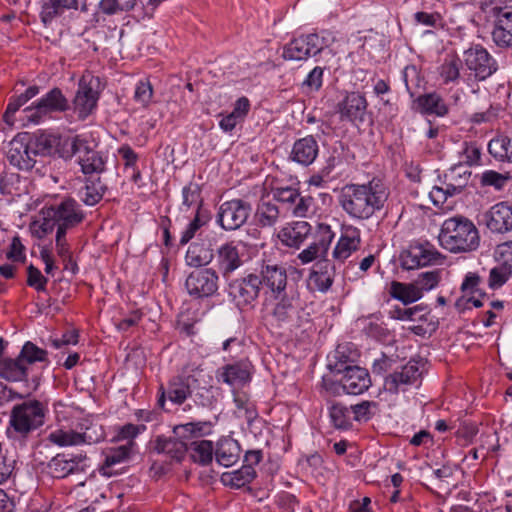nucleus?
Instances as JSON below:
<instances>
[{
	"instance_id": "obj_39",
	"label": "nucleus",
	"mask_w": 512,
	"mask_h": 512,
	"mask_svg": "<svg viewBox=\"0 0 512 512\" xmlns=\"http://www.w3.org/2000/svg\"><path fill=\"white\" fill-rule=\"evenodd\" d=\"M488 150L496 160L512 163V133L493 138L488 144Z\"/></svg>"
},
{
	"instance_id": "obj_8",
	"label": "nucleus",
	"mask_w": 512,
	"mask_h": 512,
	"mask_svg": "<svg viewBox=\"0 0 512 512\" xmlns=\"http://www.w3.org/2000/svg\"><path fill=\"white\" fill-rule=\"evenodd\" d=\"M45 409L41 402L30 400L13 407L10 424L18 434L28 435L44 424Z\"/></svg>"
},
{
	"instance_id": "obj_15",
	"label": "nucleus",
	"mask_w": 512,
	"mask_h": 512,
	"mask_svg": "<svg viewBox=\"0 0 512 512\" xmlns=\"http://www.w3.org/2000/svg\"><path fill=\"white\" fill-rule=\"evenodd\" d=\"M185 286L191 296L209 297L218 290V275L209 268L196 270L188 275Z\"/></svg>"
},
{
	"instance_id": "obj_59",
	"label": "nucleus",
	"mask_w": 512,
	"mask_h": 512,
	"mask_svg": "<svg viewBox=\"0 0 512 512\" xmlns=\"http://www.w3.org/2000/svg\"><path fill=\"white\" fill-rule=\"evenodd\" d=\"M440 276L439 271H428L423 272L418 275L417 280L414 282L419 288H421V293L423 291H429L437 286L439 283Z\"/></svg>"
},
{
	"instance_id": "obj_19",
	"label": "nucleus",
	"mask_w": 512,
	"mask_h": 512,
	"mask_svg": "<svg viewBox=\"0 0 512 512\" xmlns=\"http://www.w3.org/2000/svg\"><path fill=\"white\" fill-rule=\"evenodd\" d=\"M492 40L500 48L512 47V8L494 7Z\"/></svg>"
},
{
	"instance_id": "obj_36",
	"label": "nucleus",
	"mask_w": 512,
	"mask_h": 512,
	"mask_svg": "<svg viewBox=\"0 0 512 512\" xmlns=\"http://www.w3.org/2000/svg\"><path fill=\"white\" fill-rule=\"evenodd\" d=\"M213 256V249L210 243L194 242L189 246L185 260L189 266L201 267L209 264Z\"/></svg>"
},
{
	"instance_id": "obj_49",
	"label": "nucleus",
	"mask_w": 512,
	"mask_h": 512,
	"mask_svg": "<svg viewBox=\"0 0 512 512\" xmlns=\"http://www.w3.org/2000/svg\"><path fill=\"white\" fill-rule=\"evenodd\" d=\"M191 457L202 465L210 463L215 454L213 444L208 440H199L191 443Z\"/></svg>"
},
{
	"instance_id": "obj_21",
	"label": "nucleus",
	"mask_w": 512,
	"mask_h": 512,
	"mask_svg": "<svg viewBox=\"0 0 512 512\" xmlns=\"http://www.w3.org/2000/svg\"><path fill=\"white\" fill-rule=\"evenodd\" d=\"M6 157L8 162L19 170L32 169L36 163L32 153H30V146L26 137L21 135H17L9 142Z\"/></svg>"
},
{
	"instance_id": "obj_23",
	"label": "nucleus",
	"mask_w": 512,
	"mask_h": 512,
	"mask_svg": "<svg viewBox=\"0 0 512 512\" xmlns=\"http://www.w3.org/2000/svg\"><path fill=\"white\" fill-rule=\"evenodd\" d=\"M253 366L249 360H241L221 367L218 380L232 387H241L251 380Z\"/></svg>"
},
{
	"instance_id": "obj_7",
	"label": "nucleus",
	"mask_w": 512,
	"mask_h": 512,
	"mask_svg": "<svg viewBox=\"0 0 512 512\" xmlns=\"http://www.w3.org/2000/svg\"><path fill=\"white\" fill-rule=\"evenodd\" d=\"M103 88L99 77L89 72L83 74L72 102L73 110L80 120L86 119L96 109Z\"/></svg>"
},
{
	"instance_id": "obj_12",
	"label": "nucleus",
	"mask_w": 512,
	"mask_h": 512,
	"mask_svg": "<svg viewBox=\"0 0 512 512\" xmlns=\"http://www.w3.org/2000/svg\"><path fill=\"white\" fill-rule=\"evenodd\" d=\"M324 39L317 34L302 35L285 45L283 57L286 60L301 61L324 52Z\"/></svg>"
},
{
	"instance_id": "obj_48",
	"label": "nucleus",
	"mask_w": 512,
	"mask_h": 512,
	"mask_svg": "<svg viewBox=\"0 0 512 512\" xmlns=\"http://www.w3.org/2000/svg\"><path fill=\"white\" fill-rule=\"evenodd\" d=\"M330 420L337 429H348L352 425L351 409L340 403H335L330 407Z\"/></svg>"
},
{
	"instance_id": "obj_1",
	"label": "nucleus",
	"mask_w": 512,
	"mask_h": 512,
	"mask_svg": "<svg viewBox=\"0 0 512 512\" xmlns=\"http://www.w3.org/2000/svg\"><path fill=\"white\" fill-rule=\"evenodd\" d=\"M387 197L388 192L384 184L372 180L368 184L344 186L339 195V203L350 217L364 220L380 210Z\"/></svg>"
},
{
	"instance_id": "obj_43",
	"label": "nucleus",
	"mask_w": 512,
	"mask_h": 512,
	"mask_svg": "<svg viewBox=\"0 0 512 512\" xmlns=\"http://www.w3.org/2000/svg\"><path fill=\"white\" fill-rule=\"evenodd\" d=\"M255 475L256 472L254 468H251L249 465H243L239 470L224 473L221 479L225 485L241 488L249 484L254 479Z\"/></svg>"
},
{
	"instance_id": "obj_60",
	"label": "nucleus",
	"mask_w": 512,
	"mask_h": 512,
	"mask_svg": "<svg viewBox=\"0 0 512 512\" xmlns=\"http://www.w3.org/2000/svg\"><path fill=\"white\" fill-rule=\"evenodd\" d=\"M47 282L48 279L43 276L38 268L33 265L27 268V284L30 287H33L37 291H45Z\"/></svg>"
},
{
	"instance_id": "obj_55",
	"label": "nucleus",
	"mask_w": 512,
	"mask_h": 512,
	"mask_svg": "<svg viewBox=\"0 0 512 512\" xmlns=\"http://www.w3.org/2000/svg\"><path fill=\"white\" fill-rule=\"evenodd\" d=\"M378 404L374 401H362L351 406L352 419L356 421H368L376 412Z\"/></svg>"
},
{
	"instance_id": "obj_44",
	"label": "nucleus",
	"mask_w": 512,
	"mask_h": 512,
	"mask_svg": "<svg viewBox=\"0 0 512 512\" xmlns=\"http://www.w3.org/2000/svg\"><path fill=\"white\" fill-rule=\"evenodd\" d=\"M134 446V441H130L123 445L108 449L105 455L103 469L110 468L116 464L127 461L133 452Z\"/></svg>"
},
{
	"instance_id": "obj_14",
	"label": "nucleus",
	"mask_w": 512,
	"mask_h": 512,
	"mask_svg": "<svg viewBox=\"0 0 512 512\" xmlns=\"http://www.w3.org/2000/svg\"><path fill=\"white\" fill-rule=\"evenodd\" d=\"M464 61L478 80H485L497 70L495 59L480 45L467 49L464 52Z\"/></svg>"
},
{
	"instance_id": "obj_9",
	"label": "nucleus",
	"mask_w": 512,
	"mask_h": 512,
	"mask_svg": "<svg viewBox=\"0 0 512 512\" xmlns=\"http://www.w3.org/2000/svg\"><path fill=\"white\" fill-rule=\"evenodd\" d=\"M335 369L337 373L342 374L339 385L331 384L335 387V393H339V390L342 389L346 394L359 395L371 385L369 373L362 367L340 363L336 364Z\"/></svg>"
},
{
	"instance_id": "obj_30",
	"label": "nucleus",
	"mask_w": 512,
	"mask_h": 512,
	"mask_svg": "<svg viewBox=\"0 0 512 512\" xmlns=\"http://www.w3.org/2000/svg\"><path fill=\"white\" fill-rule=\"evenodd\" d=\"M261 287L259 276L249 274L232 287V294L239 303L250 304L258 298Z\"/></svg>"
},
{
	"instance_id": "obj_22",
	"label": "nucleus",
	"mask_w": 512,
	"mask_h": 512,
	"mask_svg": "<svg viewBox=\"0 0 512 512\" xmlns=\"http://www.w3.org/2000/svg\"><path fill=\"white\" fill-rule=\"evenodd\" d=\"M484 220L487 228L494 233H507L512 231V207L506 202L493 205L485 214Z\"/></svg>"
},
{
	"instance_id": "obj_47",
	"label": "nucleus",
	"mask_w": 512,
	"mask_h": 512,
	"mask_svg": "<svg viewBox=\"0 0 512 512\" xmlns=\"http://www.w3.org/2000/svg\"><path fill=\"white\" fill-rule=\"evenodd\" d=\"M198 210L202 209V198H201V189L198 184L189 183L182 190V211H188L189 209Z\"/></svg>"
},
{
	"instance_id": "obj_54",
	"label": "nucleus",
	"mask_w": 512,
	"mask_h": 512,
	"mask_svg": "<svg viewBox=\"0 0 512 512\" xmlns=\"http://www.w3.org/2000/svg\"><path fill=\"white\" fill-rule=\"evenodd\" d=\"M511 274V264L501 263L490 270L488 284L491 288H499L509 279Z\"/></svg>"
},
{
	"instance_id": "obj_53",
	"label": "nucleus",
	"mask_w": 512,
	"mask_h": 512,
	"mask_svg": "<svg viewBox=\"0 0 512 512\" xmlns=\"http://www.w3.org/2000/svg\"><path fill=\"white\" fill-rule=\"evenodd\" d=\"M510 176L502 174L494 170H486L480 176V184L482 187H493L496 190H501L505 187Z\"/></svg>"
},
{
	"instance_id": "obj_18",
	"label": "nucleus",
	"mask_w": 512,
	"mask_h": 512,
	"mask_svg": "<svg viewBox=\"0 0 512 512\" xmlns=\"http://www.w3.org/2000/svg\"><path fill=\"white\" fill-rule=\"evenodd\" d=\"M439 257L440 253L429 244H416L401 253L400 263L402 268L412 270L435 263Z\"/></svg>"
},
{
	"instance_id": "obj_46",
	"label": "nucleus",
	"mask_w": 512,
	"mask_h": 512,
	"mask_svg": "<svg viewBox=\"0 0 512 512\" xmlns=\"http://www.w3.org/2000/svg\"><path fill=\"white\" fill-rule=\"evenodd\" d=\"M389 315L392 319L401 321H427V313L425 308L421 305H416L410 308L394 307L389 311Z\"/></svg>"
},
{
	"instance_id": "obj_20",
	"label": "nucleus",
	"mask_w": 512,
	"mask_h": 512,
	"mask_svg": "<svg viewBox=\"0 0 512 512\" xmlns=\"http://www.w3.org/2000/svg\"><path fill=\"white\" fill-rule=\"evenodd\" d=\"M318 231L319 238L298 254L297 258L301 264H308L315 260L317 262L328 260L326 257L334 234L330 226L326 224H319Z\"/></svg>"
},
{
	"instance_id": "obj_4",
	"label": "nucleus",
	"mask_w": 512,
	"mask_h": 512,
	"mask_svg": "<svg viewBox=\"0 0 512 512\" xmlns=\"http://www.w3.org/2000/svg\"><path fill=\"white\" fill-rule=\"evenodd\" d=\"M63 159L76 157L81 171L85 175L100 174L105 170V160L100 152L94 150L89 142L79 135L64 139L59 148Z\"/></svg>"
},
{
	"instance_id": "obj_63",
	"label": "nucleus",
	"mask_w": 512,
	"mask_h": 512,
	"mask_svg": "<svg viewBox=\"0 0 512 512\" xmlns=\"http://www.w3.org/2000/svg\"><path fill=\"white\" fill-rule=\"evenodd\" d=\"M322 79L323 69L321 67H315L304 80L303 86L308 88L310 91H317L322 86Z\"/></svg>"
},
{
	"instance_id": "obj_50",
	"label": "nucleus",
	"mask_w": 512,
	"mask_h": 512,
	"mask_svg": "<svg viewBox=\"0 0 512 512\" xmlns=\"http://www.w3.org/2000/svg\"><path fill=\"white\" fill-rule=\"evenodd\" d=\"M462 61L456 56L447 57L440 66V76L444 83L455 82L460 76Z\"/></svg>"
},
{
	"instance_id": "obj_31",
	"label": "nucleus",
	"mask_w": 512,
	"mask_h": 512,
	"mask_svg": "<svg viewBox=\"0 0 512 512\" xmlns=\"http://www.w3.org/2000/svg\"><path fill=\"white\" fill-rule=\"evenodd\" d=\"M193 381L190 377L188 378H174L170 381L168 388L166 391L161 393L159 397V404L161 406L164 405L165 398L167 397L174 404L180 405L184 403V401L191 395V384Z\"/></svg>"
},
{
	"instance_id": "obj_3",
	"label": "nucleus",
	"mask_w": 512,
	"mask_h": 512,
	"mask_svg": "<svg viewBox=\"0 0 512 512\" xmlns=\"http://www.w3.org/2000/svg\"><path fill=\"white\" fill-rule=\"evenodd\" d=\"M274 323L289 331H294L310 322V313L306 311L298 291L290 289L276 302L272 313Z\"/></svg>"
},
{
	"instance_id": "obj_62",
	"label": "nucleus",
	"mask_w": 512,
	"mask_h": 512,
	"mask_svg": "<svg viewBox=\"0 0 512 512\" xmlns=\"http://www.w3.org/2000/svg\"><path fill=\"white\" fill-rule=\"evenodd\" d=\"M66 232L67 231L62 229H57L55 238L56 252L63 262L70 261L71 259L70 248L66 240Z\"/></svg>"
},
{
	"instance_id": "obj_29",
	"label": "nucleus",
	"mask_w": 512,
	"mask_h": 512,
	"mask_svg": "<svg viewBox=\"0 0 512 512\" xmlns=\"http://www.w3.org/2000/svg\"><path fill=\"white\" fill-rule=\"evenodd\" d=\"M335 268V264L329 260L316 262L310 273V284L318 291L326 292L333 283Z\"/></svg>"
},
{
	"instance_id": "obj_33",
	"label": "nucleus",
	"mask_w": 512,
	"mask_h": 512,
	"mask_svg": "<svg viewBox=\"0 0 512 512\" xmlns=\"http://www.w3.org/2000/svg\"><path fill=\"white\" fill-rule=\"evenodd\" d=\"M240 452V445L236 440L223 438L217 443L215 458L220 465L230 467L239 460Z\"/></svg>"
},
{
	"instance_id": "obj_35",
	"label": "nucleus",
	"mask_w": 512,
	"mask_h": 512,
	"mask_svg": "<svg viewBox=\"0 0 512 512\" xmlns=\"http://www.w3.org/2000/svg\"><path fill=\"white\" fill-rule=\"evenodd\" d=\"M311 227L306 221H297L292 225L283 228L279 233V238L289 247H299L309 235Z\"/></svg>"
},
{
	"instance_id": "obj_37",
	"label": "nucleus",
	"mask_w": 512,
	"mask_h": 512,
	"mask_svg": "<svg viewBox=\"0 0 512 512\" xmlns=\"http://www.w3.org/2000/svg\"><path fill=\"white\" fill-rule=\"evenodd\" d=\"M389 293L392 298L401 301L404 305L416 302L422 297L421 288L415 283H401L392 281Z\"/></svg>"
},
{
	"instance_id": "obj_26",
	"label": "nucleus",
	"mask_w": 512,
	"mask_h": 512,
	"mask_svg": "<svg viewBox=\"0 0 512 512\" xmlns=\"http://www.w3.org/2000/svg\"><path fill=\"white\" fill-rule=\"evenodd\" d=\"M216 261L218 269L224 277L229 276L230 273L243 264L239 249L233 242L225 243L219 247Z\"/></svg>"
},
{
	"instance_id": "obj_41",
	"label": "nucleus",
	"mask_w": 512,
	"mask_h": 512,
	"mask_svg": "<svg viewBox=\"0 0 512 512\" xmlns=\"http://www.w3.org/2000/svg\"><path fill=\"white\" fill-rule=\"evenodd\" d=\"M417 104L422 113L444 116L448 108L443 99L437 93H428L417 98Z\"/></svg>"
},
{
	"instance_id": "obj_6",
	"label": "nucleus",
	"mask_w": 512,
	"mask_h": 512,
	"mask_svg": "<svg viewBox=\"0 0 512 512\" xmlns=\"http://www.w3.org/2000/svg\"><path fill=\"white\" fill-rule=\"evenodd\" d=\"M47 360V351L26 342L16 358H0V376L8 381L26 380L30 366Z\"/></svg>"
},
{
	"instance_id": "obj_32",
	"label": "nucleus",
	"mask_w": 512,
	"mask_h": 512,
	"mask_svg": "<svg viewBox=\"0 0 512 512\" xmlns=\"http://www.w3.org/2000/svg\"><path fill=\"white\" fill-rule=\"evenodd\" d=\"M421 373L415 362H408L400 371H395L385 379V386L389 390H398L401 385H410L417 382Z\"/></svg>"
},
{
	"instance_id": "obj_42",
	"label": "nucleus",
	"mask_w": 512,
	"mask_h": 512,
	"mask_svg": "<svg viewBox=\"0 0 512 512\" xmlns=\"http://www.w3.org/2000/svg\"><path fill=\"white\" fill-rule=\"evenodd\" d=\"M77 0H49L42 7L41 19L47 24L56 16L61 15L65 10L76 9Z\"/></svg>"
},
{
	"instance_id": "obj_25",
	"label": "nucleus",
	"mask_w": 512,
	"mask_h": 512,
	"mask_svg": "<svg viewBox=\"0 0 512 512\" xmlns=\"http://www.w3.org/2000/svg\"><path fill=\"white\" fill-rule=\"evenodd\" d=\"M360 243V230L352 226L345 227L332 252L333 259L343 263L354 251L358 250Z\"/></svg>"
},
{
	"instance_id": "obj_57",
	"label": "nucleus",
	"mask_w": 512,
	"mask_h": 512,
	"mask_svg": "<svg viewBox=\"0 0 512 512\" xmlns=\"http://www.w3.org/2000/svg\"><path fill=\"white\" fill-rule=\"evenodd\" d=\"M207 427L208 424L206 422H190L175 426L173 433L176 437L184 440L192 435H203Z\"/></svg>"
},
{
	"instance_id": "obj_11",
	"label": "nucleus",
	"mask_w": 512,
	"mask_h": 512,
	"mask_svg": "<svg viewBox=\"0 0 512 512\" xmlns=\"http://www.w3.org/2000/svg\"><path fill=\"white\" fill-rule=\"evenodd\" d=\"M251 211L250 203L242 199L225 201L218 210V223L224 230H237L246 223Z\"/></svg>"
},
{
	"instance_id": "obj_40",
	"label": "nucleus",
	"mask_w": 512,
	"mask_h": 512,
	"mask_svg": "<svg viewBox=\"0 0 512 512\" xmlns=\"http://www.w3.org/2000/svg\"><path fill=\"white\" fill-rule=\"evenodd\" d=\"M106 191V186L102 184L100 178L95 180L87 179L85 186L79 191L80 200L88 205L94 206L101 201Z\"/></svg>"
},
{
	"instance_id": "obj_52",
	"label": "nucleus",
	"mask_w": 512,
	"mask_h": 512,
	"mask_svg": "<svg viewBox=\"0 0 512 512\" xmlns=\"http://www.w3.org/2000/svg\"><path fill=\"white\" fill-rule=\"evenodd\" d=\"M55 139L46 134L35 136L28 141L30 146V153L35 158L38 155H49L53 149Z\"/></svg>"
},
{
	"instance_id": "obj_2",
	"label": "nucleus",
	"mask_w": 512,
	"mask_h": 512,
	"mask_svg": "<svg viewBox=\"0 0 512 512\" xmlns=\"http://www.w3.org/2000/svg\"><path fill=\"white\" fill-rule=\"evenodd\" d=\"M442 248L451 253H470L480 245V235L474 223L463 216L446 219L439 233Z\"/></svg>"
},
{
	"instance_id": "obj_61",
	"label": "nucleus",
	"mask_w": 512,
	"mask_h": 512,
	"mask_svg": "<svg viewBox=\"0 0 512 512\" xmlns=\"http://www.w3.org/2000/svg\"><path fill=\"white\" fill-rule=\"evenodd\" d=\"M153 89L149 82L141 81L137 84L134 93V99L136 102L141 104L143 107H146L152 98Z\"/></svg>"
},
{
	"instance_id": "obj_38",
	"label": "nucleus",
	"mask_w": 512,
	"mask_h": 512,
	"mask_svg": "<svg viewBox=\"0 0 512 512\" xmlns=\"http://www.w3.org/2000/svg\"><path fill=\"white\" fill-rule=\"evenodd\" d=\"M280 214V210L275 203L262 198L257 206L255 219L260 227H272L278 222Z\"/></svg>"
},
{
	"instance_id": "obj_27",
	"label": "nucleus",
	"mask_w": 512,
	"mask_h": 512,
	"mask_svg": "<svg viewBox=\"0 0 512 512\" xmlns=\"http://www.w3.org/2000/svg\"><path fill=\"white\" fill-rule=\"evenodd\" d=\"M85 459L84 456L75 455L69 456L65 454H58L53 457L48 465V473L53 478H64L79 470V464Z\"/></svg>"
},
{
	"instance_id": "obj_13",
	"label": "nucleus",
	"mask_w": 512,
	"mask_h": 512,
	"mask_svg": "<svg viewBox=\"0 0 512 512\" xmlns=\"http://www.w3.org/2000/svg\"><path fill=\"white\" fill-rule=\"evenodd\" d=\"M103 438L104 433L97 425L86 427L85 431L82 432L58 429L51 432L48 436L50 442L61 447L92 444Z\"/></svg>"
},
{
	"instance_id": "obj_28",
	"label": "nucleus",
	"mask_w": 512,
	"mask_h": 512,
	"mask_svg": "<svg viewBox=\"0 0 512 512\" xmlns=\"http://www.w3.org/2000/svg\"><path fill=\"white\" fill-rule=\"evenodd\" d=\"M319 152V146L313 136H307L297 140L290 154V158L300 165L312 164Z\"/></svg>"
},
{
	"instance_id": "obj_45",
	"label": "nucleus",
	"mask_w": 512,
	"mask_h": 512,
	"mask_svg": "<svg viewBox=\"0 0 512 512\" xmlns=\"http://www.w3.org/2000/svg\"><path fill=\"white\" fill-rule=\"evenodd\" d=\"M470 172H463V175L460 176V183L453 182L454 180V171H451L449 174V182L445 184V188L435 187L431 192V197L434 199V202H437L435 197L437 194H443L444 200H446L447 196H454L456 194H460L463 189L468 184V180L470 177Z\"/></svg>"
},
{
	"instance_id": "obj_17",
	"label": "nucleus",
	"mask_w": 512,
	"mask_h": 512,
	"mask_svg": "<svg viewBox=\"0 0 512 512\" xmlns=\"http://www.w3.org/2000/svg\"><path fill=\"white\" fill-rule=\"evenodd\" d=\"M261 286L267 288L273 297L278 298L285 292L287 287L286 268L271 261H263L260 269Z\"/></svg>"
},
{
	"instance_id": "obj_34",
	"label": "nucleus",
	"mask_w": 512,
	"mask_h": 512,
	"mask_svg": "<svg viewBox=\"0 0 512 512\" xmlns=\"http://www.w3.org/2000/svg\"><path fill=\"white\" fill-rule=\"evenodd\" d=\"M154 450L180 461L186 454L187 444L175 435L173 437L158 436L155 440Z\"/></svg>"
},
{
	"instance_id": "obj_10",
	"label": "nucleus",
	"mask_w": 512,
	"mask_h": 512,
	"mask_svg": "<svg viewBox=\"0 0 512 512\" xmlns=\"http://www.w3.org/2000/svg\"><path fill=\"white\" fill-rule=\"evenodd\" d=\"M69 107L68 101L58 88H53L36 103L24 109L29 122L38 124L43 117L53 112H63Z\"/></svg>"
},
{
	"instance_id": "obj_5",
	"label": "nucleus",
	"mask_w": 512,
	"mask_h": 512,
	"mask_svg": "<svg viewBox=\"0 0 512 512\" xmlns=\"http://www.w3.org/2000/svg\"><path fill=\"white\" fill-rule=\"evenodd\" d=\"M84 218L85 214L77 201L66 198L43 210V222L39 228L43 235L51 233L54 227L67 231L80 224Z\"/></svg>"
},
{
	"instance_id": "obj_58",
	"label": "nucleus",
	"mask_w": 512,
	"mask_h": 512,
	"mask_svg": "<svg viewBox=\"0 0 512 512\" xmlns=\"http://www.w3.org/2000/svg\"><path fill=\"white\" fill-rule=\"evenodd\" d=\"M461 162L473 166L479 164L481 158V150L475 143H463L460 151Z\"/></svg>"
},
{
	"instance_id": "obj_64",
	"label": "nucleus",
	"mask_w": 512,
	"mask_h": 512,
	"mask_svg": "<svg viewBox=\"0 0 512 512\" xmlns=\"http://www.w3.org/2000/svg\"><path fill=\"white\" fill-rule=\"evenodd\" d=\"M144 430V425L126 424L119 430L117 439L127 440V442H130L133 441V439Z\"/></svg>"
},
{
	"instance_id": "obj_51",
	"label": "nucleus",
	"mask_w": 512,
	"mask_h": 512,
	"mask_svg": "<svg viewBox=\"0 0 512 512\" xmlns=\"http://www.w3.org/2000/svg\"><path fill=\"white\" fill-rule=\"evenodd\" d=\"M209 221V216L206 211L198 210L195 213L193 220L188 224L186 229L183 231L180 243L182 245L187 244L196 233Z\"/></svg>"
},
{
	"instance_id": "obj_24",
	"label": "nucleus",
	"mask_w": 512,
	"mask_h": 512,
	"mask_svg": "<svg viewBox=\"0 0 512 512\" xmlns=\"http://www.w3.org/2000/svg\"><path fill=\"white\" fill-rule=\"evenodd\" d=\"M367 106L366 98L362 94L351 92L339 103L340 117L356 125L363 123L365 121Z\"/></svg>"
},
{
	"instance_id": "obj_56",
	"label": "nucleus",
	"mask_w": 512,
	"mask_h": 512,
	"mask_svg": "<svg viewBox=\"0 0 512 512\" xmlns=\"http://www.w3.org/2000/svg\"><path fill=\"white\" fill-rule=\"evenodd\" d=\"M135 5V0H101L99 9L107 15H113L122 11H129Z\"/></svg>"
},
{
	"instance_id": "obj_16",
	"label": "nucleus",
	"mask_w": 512,
	"mask_h": 512,
	"mask_svg": "<svg viewBox=\"0 0 512 512\" xmlns=\"http://www.w3.org/2000/svg\"><path fill=\"white\" fill-rule=\"evenodd\" d=\"M271 193L274 200L289 205L296 217L307 216L313 205V198L301 196L295 186H276L271 189Z\"/></svg>"
}]
</instances>
